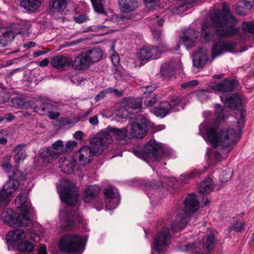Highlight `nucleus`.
<instances>
[{
	"label": "nucleus",
	"instance_id": "f257e3e1",
	"mask_svg": "<svg viewBox=\"0 0 254 254\" xmlns=\"http://www.w3.org/2000/svg\"><path fill=\"white\" fill-rule=\"evenodd\" d=\"M214 108L215 119L212 124L208 126L206 123H204L199 126V132L201 136L212 147L208 149L206 152V160L209 166L204 167L202 171L194 169L187 174L182 175V181H184L183 177L191 179L205 173L209 167L215 166L221 161V153L217 150V147L221 146L222 143V107L220 104H215Z\"/></svg>",
	"mask_w": 254,
	"mask_h": 254
},
{
	"label": "nucleus",
	"instance_id": "f03ea898",
	"mask_svg": "<svg viewBox=\"0 0 254 254\" xmlns=\"http://www.w3.org/2000/svg\"><path fill=\"white\" fill-rule=\"evenodd\" d=\"M61 199L65 203L60 210V217L62 219V225L64 229H68L74 224L77 220L80 223H83L81 215H78L74 220L71 219L70 206L76 204L78 200V191L75 184L69 180H63L57 188Z\"/></svg>",
	"mask_w": 254,
	"mask_h": 254
},
{
	"label": "nucleus",
	"instance_id": "7ed1b4c3",
	"mask_svg": "<svg viewBox=\"0 0 254 254\" xmlns=\"http://www.w3.org/2000/svg\"><path fill=\"white\" fill-rule=\"evenodd\" d=\"M222 13L219 10H213L210 14V19L212 24L205 21L202 25L201 35L205 41H208L210 37V29L212 27L218 28L217 32L213 35V47L212 53V58L222 54Z\"/></svg>",
	"mask_w": 254,
	"mask_h": 254
},
{
	"label": "nucleus",
	"instance_id": "20e7f679",
	"mask_svg": "<svg viewBox=\"0 0 254 254\" xmlns=\"http://www.w3.org/2000/svg\"><path fill=\"white\" fill-rule=\"evenodd\" d=\"M177 214L175 221L171 225L173 230L179 231L189 222V218L195 217L198 209V201L196 195L190 194L185 199L183 206H176Z\"/></svg>",
	"mask_w": 254,
	"mask_h": 254
},
{
	"label": "nucleus",
	"instance_id": "39448f33",
	"mask_svg": "<svg viewBox=\"0 0 254 254\" xmlns=\"http://www.w3.org/2000/svg\"><path fill=\"white\" fill-rule=\"evenodd\" d=\"M128 130L127 127L118 129L109 127L105 130L101 131L97 134L96 139L93 142L95 152H102L112 142V137L119 140L120 142L118 143L120 144H124V139L127 136Z\"/></svg>",
	"mask_w": 254,
	"mask_h": 254
},
{
	"label": "nucleus",
	"instance_id": "423d86ee",
	"mask_svg": "<svg viewBox=\"0 0 254 254\" xmlns=\"http://www.w3.org/2000/svg\"><path fill=\"white\" fill-rule=\"evenodd\" d=\"M87 239L86 236L67 234L63 236L59 242V248L61 252L81 254Z\"/></svg>",
	"mask_w": 254,
	"mask_h": 254
},
{
	"label": "nucleus",
	"instance_id": "0eeeda50",
	"mask_svg": "<svg viewBox=\"0 0 254 254\" xmlns=\"http://www.w3.org/2000/svg\"><path fill=\"white\" fill-rule=\"evenodd\" d=\"M215 242L214 234L210 233L205 236L199 235L197 242L192 245H181L178 248L183 252H191L193 254H208L205 251L213 249Z\"/></svg>",
	"mask_w": 254,
	"mask_h": 254
},
{
	"label": "nucleus",
	"instance_id": "6e6552de",
	"mask_svg": "<svg viewBox=\"0 0 254 254\" xmlns=\"http://www.w3.org/2000/svg\"><path fill=\"white\" fill-rule=\"evenodd\" d=\"M241 135L237 124L227 125L223 121V155L229 154L237 143Z\"/></svg>",
	"mask_w": 254,
	"mask_h": 254
},
{
	"label": "nucleus",
	"instance_id": "1a4fd4ad",
	"mask_svg": "<svg viewBox=\"0 0 254 254\" xmlns=\"http://www.w3.org/2000/svg\"><path fill=\"white\" fill-rule=\"evenodd\" d=\"M163 148L160 143H157L154 139L150 140L144 146L143 152L136 149L133 150L135 155L144 160L149 159L152 161L160 160L163 157Z\"/></svg>",
	"mask_w": 254,
	"mask_h": 254
},
{
	"label": "nucleus",
	"instance_id": "9d476101",
	"mask_svg": "<svg viewBox=\"0 0 254 254\" xmlns=\"http://www.w3.org/2000/svg\"><path fill=\"white\" fill-rule=\"evenodd\" d=\"M185 103L182 97L174 96L171 98L170 103L167 101L161 102L160 105L154 108L152 112L156 117L163 118L173 111L183 109Z\"/></svg>",
	"mask_w": 254,
	"mask_h": 254
},
{
	"label": "nucleus",
	"instance_id": "9b49d317",
	"mask_svg": "<svg viewBox=\"0 0 254 254\" xmlns=\"http://www.w3.org/2000/svg\"><path fill=\"white\" fill-rule=\"evenodd\" d=\"M15 204L21 211L20 215L23 217V220L27 223L28 231L31 234L35 233V230L32 228L33 222L29 219V215L33 212L30 202L27 198V193L26 191L20 193L16 197Z\"/></svg>",
	"mask_w": 254,
	"mask_h": 254
},
{
	"label": "nucleus",
	"instance_id": "f8f14e48",
	"mask_svg": "<svg viewBox=\"0 0 254 254\" xmlns=\"http://www.w3.org/2000/svg\"><path fill=\"white\" fill-rule=\"evenodd\" d=\"M168 46L164 41L158 47L145 46L137 53V58L142 63H147L149 61L157 59L164 52L167 50Z\"/></svg>",
	"mask_w": 254,
	"mask_h": 254
},
{
	"label": "nucleus",
	"instance_id": "ddd939ff",
	"mask_svg": "<svg viewBox=\"0 0 254 254\" xmlns=\"http://www.w3.org/2000/svg\"><path fill=\"white\" fill-rule=\"evenodd\" d=\"M238 21L231 13L227 3L223 2V37L237 35L239 30L236 27Z\"/></svg>",
	"mask_w": 254,
	"mask_h": 254
},
{
	"label": "nucleus",
	"instance_id": "4468645a",
	"mask_svg": "<svg viewBox=\"0 0 254 254\" xmlns=\"http://www.w3.org/2000/svg\"><path fill=\"white\" fill-rule=\"evenodd\" d=\"M141 107V101L134 98H125L121 103L118 110L117 115L122 118L129 117V114H133L136 110L140 109Z\"/></svg>",
	"mask_w": 254,
	"mask_h": 254
},
{
	"label": "nucleus",
	"instance_id": "2eb2a0df",
	"mask_svg": "<svg viewBox=\"0 0 254 254\" xmlns=\"http://www.w3.org/2000/svg\"><path fill=\"white\" fill-rule=\"evenodd\" d=\"M148 123L145 118L139 116L135 121L127 126L130 136L137 138L143 137L147 132Z\"/></svg>",
	"mask_w": 254,
	"mask_h": 254
},
{
	"label": "nucleus",
	"instance_id": "dca6fc26",
	"mask_svg": "<svg viewBox=\"0 0 254 254\" xmlns=\"http://www.w3.org/2000/svg\"><path fill=\"white\" fill-rule=\"evenodd\" d=\"M22 28L19 24L14 23L0 28V46L4 47L14 40L15 35L21 33Z\"/></svg>",
	"mask_w": 254,
	"mask_h": 254
},
{
	"label": "nucleus",
	"instance_id": "f3484780",
	"mask_svg": "<svg viewBox=\"0 0 254 254\" xmlns=\"http://www.w3.org/2000/svg\"><path fill=\"white\" fill-rule=\"evenodd\" d=\"M95 139L96 137L93 139L91 142V148L88 146H83L80 148L77 152H76L72 156L75 158L76 162L78 163L80 165L84 166L89 163L91 161V157L93 155L102 153L95 152V150L93 148V142Z\"/></svg>",
	"mask_w": 254,
	"mask_h": 254
},
{
	"label": "nucleus",
	"instance_id": "a211bd4d",
	"mask_svg": "<svg viewBox=\"0 0 254 254\" xmlns=\"http://www.w3.org/2000/svg\"><path fill=\"white\" fill-rule=\"evenodd\" d=\"M15 213L11 209H8L3 211L1 214V217L3 221L9 224L12 227H25L27 229V223L23 220V217L20 214L18 217L14 216Z\"/></svg>",
	"mask_w": 254,
	"mask_h": 254
},
{
	"label": "nucleus",
	"instance_id": "6ab92c4d",
	"mask_svg": "<svg viewBox=\"0 0 254 254\" xmlns=\"http://www.w3.org/2000/svg\"><path fill=\"white\" fill-rule=\"evenodd\" d=\"M59 165L63 172L73 174L80 169V166L72 156L62 157L59 159Z\"/></svg>",
	"mask_w": 254,
	"mask_h": 254
},
{
	"label": "nucleus",
	"instance_id": "aec40b11",
	"mask_svg": "<svg viewBox=\"0 0 254 254\" xmlns=\"http://www.w3.org/2000/svg\"><path fill=\"white\" fill-rule=\"evenodd\" d=\"M104 193L106 208L108 210L116 208L120 202L118 191L114 188L109 187L104 189Z\"/></svg>",
	"mask_w": 254,
	"mask_h": 254
},
{
	"label": "nucleus",
	"instance_id": "412c9836",
	"mask_svg": "<svg viewBox=\"0 0 254 254\" xmlns=\"http://www.w3.org/2000/svg\"><path fill=\"white\" fill-rule=\"evenodd\" d=\"M19 186V182L17 180L11 178L6 182L3 186V188L0 191V196H4L3 204L8 203L9 201V197L14 193Z\"/></svg>",
	"mask_w": 254,
	"mask_h": 254
},
{
	"label": "nucleus",
	"instance_id": "4be33fe9",
	"mask_svg": "<svg viewBox=\"0 0 254 254\" xmlns=\"http://www.w3.org/2000/svg\"><path fill=\"white\" fill-rule=\"evenodd\" d=\"M198 35V32L196 30L189 29L180 37V41L187 49L190 48L197 43Z\"/></svg>",
	"mask_w": 254,
	"mask_h": 254
},
{
	"label": "nucleus",
	"instance_id": "5701e85b",
	"mask_svg": "<svg viewBox=\"0 0 254 254\" xmlns=\"http://www.w3.org/2000/svg\"><path fill=\"white\" fill-rule=\"evenodd\" d=\"M182 63L180 58H177L175 60H170L161 66V73L164 76L169 75L174 71L181 69Z\"/></svg>",
	"mask_w": 254,
	"mask_h": 254
},
{
	"label": "nucleus",
	"instance_id": "b1692460",
	"mask_svg": "<svg viewBox=\"0 0 254 254\" xmlns=\"http://www.w3.org/2000/svg\"><path fill=\"white\" fill-rule=\"evenodd\" d=\"M149 26L154 36L159 37L161 35L160 28H157L156 26H162L164 22V19L157 15H153L147 19L146 22Z\"/></svg>",
	"mask_w": 254,
	"mask_h": 254
},
{
	"label": "nucleus",
	"instance_id": "393cba45",
	"mask_svg": "<svg viewBox=\"0 0 254 254\" xmlns=\"http://www.w3.org/2000/svg\"><path fill=\"white\" fill-rule=\"evenodd\" d=\"M90 65L91 64L84 51L75 57L72 63L73 67L76 69L79 70L87 69Z\"/></svg>",
	"mask_w": 254,
	"mask_h": 254
},
{
	"label": "nucleus",
	"instance_id": "a878e982",
	"mask_svg": "<svg viewBox=\"0 0 254 254\" xmlns=\"http://www.w3.org/2000/svg\"><path fill=\"white\" fill-rule=\"evenodd\" d=\"M11 102L13 107L23 109L29 108L34 104V101L25 100L23 95H18L11 97Z\"/></svg>",
	"mask_w": 254,
	"mask_h": 254
},
{
	"label": "nucleus",
	"instance_id": "bb28decb",
	"mask_svg": "<svg viewBox=\"0 0 254 254\" xmlns=\"http://www.w3.org/2000/svg\"><path fill=\"white\" fill-rule=\"evenodd\" d=\"M208 59V53L206 49H200L194 53L193 57V64L197 67H202L206 63Z\"/></svg>",
	"mask_w": 254,
	"mask_h": 254
},
{
	"label": "nucleus",
	"instance_id": "cd10ccee",
	"mask_svg": "<svg viewBox=\"0 0 254 254\" xmlns=\"http://www.w3.org/2000/svg\"><path fill=\"white\" fill-rule=\"evenodd\" d=\"M118 4L120 10L124 12H132L138 6L136 0H118Z\"/></svg>",
	"mask_w": 254,
	"mask_h": 254
},
{
	"label": "nucleus",
	"instance_id": "c85d7f7f",
	"mask_svg": "<svg viewBox=\"0 0 254 254\" xmlns=\"http://www.w3.org/2000/svg\"><path fill=\"white\" fill-rule=\"evenodd\" d=\"M84 52L91 65L99 62L103 57V52L98 48H93Z\"/></svg>",
	"mask_w": 254,
	"mask_h": 254
},
{
	"label": "nucleus",
	"instance_id": "c756f323",
	"mask_svg": "<svg viewBox=\"0 0 254 254\" xmlns=\"http://www.w3.org/2000/svg\"><path fill=\"white\" fill-rule=\"evenodd\" d=\"M26 237L25 232L21 229H15L10 231L7 234L6 239L7 243L10 245L17 241L23 239Z\"/></svg>",
	"mask_w": 254,
	"mask_h": 254
},
{
	"label": "nucleus",
	"instance_id": "7c9ffc66",
	"mask_svg": "<svg viewBox=\"0 0 254 254\" xmlns=\"http://www.w3.org/2000/svg\"><path fill=\"white\" fill-rule=\"evenodd\" d=\"M226 107L235 110L242 105V99L238 94H234L226 98L224 102Z\"/></svg>",
	"mask_w": 254,
	"mask_h": 254
},
{
	"label": "nucleus",
	"instance_id": "2f4dec72",
	"mask_svg": "<svg viewBox=\"0 0 254 254\" xmlns=\"http://www.w3.org/2000/svg\"><path fill=\"white\" fill-rule=\"evenodd\" d=\"M253 7V5L249 1L246 0L240 1L237 3L235 11L237 14L245 16L251 10Z\"/></svg>",
	"mask_w": 254,
	"mask_h": 254
},
{
	"label": "nucleus",
	"instance_id": "473e14b6",
	"mask_svg": "<svg viewBox=\"0 0 254 254\" xmlns=\"http://www.w3.org/2000/svg\"><path fill=\"white\" fill-rule=\"evenodd\" d=\"M70 63L71 60L69 59L59 55L52 58L51 64L52 66L59 69L69 65Z\"/></svg>",
	"mask_w": 254,
	"mask_h": 254
},
{
	"label": "nucleus",
	"instance_id": "72a5a7b5",
	"mask_svg": "<svg viewBox=\"0 0 254 254\" xmlns=\"http://www.w3.org/2000/svg\"><path fill=\"white\" fill-rule=\"evenodd\" d=\"M208 86L215 93H221L222 91V74L214 75L212 81L208 84Z\"/></svg>",
	"mask_w": 254,
	"mask_h": 254
},
{
	"label": "nucleus",
	"instance_id": "f704fd0d",
	"mask_svg": "<svg viewBox=\"0 0 254 254\" xmlns=\"http://www.w3.org/2000/svg\"><path fill=\"white\" fill-rule=\"evenodd\" d=\"M239 81L234 78H229L223 80V92H231L240 88Z\"/></svg>",
	"mask_w": 254,
	"mask_h": 254
},
{
	"label": "nucleus",
	"instance_id": "c9c22d12",
	"mask_svg": "<svg viewBox=\"0 0 254 254\" xmlns=\"http://www.w3.org/2000/svg\"><path fill=\"white\" fill-rule=\"evenodd\" d=\"M99 188L95 185H91L87 187L84 190L83 199L85 202H89L93 197L98 193Z\"/></svg>",
	"mask_w": 254,
	"mask_h": 254
},
{
	"label": "nucleus",
	"instance_id": "e433bc0d",
	"mask_svg": "<svg viewBox=\"0 0 254 254\" xmlns=\"http://www.w3.org/2000/svg\"><path fill=\"white\" fill-rule=\"evenodd\" d=\"M67 5L66 0H53L50 3V7L52 12H63Z\"/></svg>",
	"mask_w": 254,
	"mask_h": 254
},
{
	"label": "nucleus",
	"instance_id": "4c0bfd02",
	"mask_svg": "<svg viewBox=\"0 0 254 254\" xmlns=\"http://www.w3.org/2000/svg\"><path fill=\"white\" fill-rule=\"evenodd\" d=\"M13 150L15 153L14 159L16 163H19L21 161L24 160L26 158L27 155L25 152V144H18Z\"/></svg>",
	"mask_w": 254,
	"mask_h": 254
},
{
	"label": "nucleus",
	"instance_id": "58836bf2",
	"mask_svg": "<svg viewBox=\"0 0 254 254\" xmlns=\"http://www.w3.org/2000/svg\"><path fill=\"white\" fill-rule=\"evenodd\" d=\"M41 5L40 0H21L20 5L29 11L37 10Z\"/></svg>",
	"mask_w": 254,
	"mask_h": 254
},
{
	"label": "nucleus",
	"instance_id": "ea45409f",
	"mask_svg": "<svg viewBox=\"0 0 254 254\" xmlns=\"http://www.w3.org/2000/svg\"><path fill=\"white\" fill-rule=\"evenodd\" d=\"M50 148L57 158L65 151L64 145L61 140H58L55 141Z\"/></svg>",
	"mask_w": 254,
	"mask_h": 254
},
{
	"label": "nucleus",
	"instance_id": "a19ab883",
	"mask_svg": "<svg viewBox=\"0 0 254 254\" xmlns=\"http://www.w3.org/2000/svg\"><path fill=\"white\" fill-rule=\"evenodd\" d=\"M40 156L43 162L46 163L52 162L54 159L57 158L55 154H53V152L50 147L42 149Z\"/></svg>",
	"mask_w": 254,
	"mask_h": 254
},
{
	"label": "nucleus",
	"instance_id": "79ce46f5",
	"mask_svg": "<svg viewBox=\"0 0 254 254\" xmlns=\"http://www.w3.org/2000/svg\"><path fill=\"white\" fill-rule=\"evenodd\" d=\"M213 182L211 179L207 178L201 182L199 191L202 194H208L213 190Z\"/></svg>",
	"mask_w": 254,
	"mask_h": 254
},
{
	"label": "nucleus",
	"instance_id": "37998d69",
	"mask_svg": "<svg viewBox=\"0 0 254 254\" xmlns=\"http://www.w3.org/2000/svg\"><path fill=\"white\" fill-rule=\"evenodd\" d=\"M113 93L115 95H120L121 92L116 89L114 88L109 87L104 89L100 91L95 97V100L96 102L100 101L102 100L107 94Z\"/></svg>",
	"mask_w": 254,
	"mask_h": 254
},
{
	"label": "nucleus",
	"instance_id": "c03bdc74",
	"mask_svg": "<svg viewBox=\"0 0 254 254\" xmlns=\"http://www.w3.org/2000/svg\"><path fill=\"white\" fill-rule=\"evenodd\" d=\"M40 104V105H37L35 107L34 111L40 115L46 114L50 110H52L53 107L52 104L47 103H43Z\"/></svg>",
	"mask_w": 254,
	"mask_h": 254
},
{
	"label": "nucleus",
	"instance_id": "a18cd8bd",
	"mask_svg": "<svg viewBox=\"0 0 254 254\" xmlns=\"http://www.w3.org/2000/svg\"><path fill=\"white\" fill-rule=\"evenodd\" d=\"M245 223L240 222L238 220L234 221L229 227L228 231H234L236 232H242L245 228Z\"/></svg>",
	"mask_w": 254,
	"mask_h": 254
},
{
	"label": "nucleus",
	"instance_id": "49530a36",
	"mask_svg": "<svg viewBox=\"0 0 254 254\" xmlns=\"http://www.w3.org/2000/svg\"><path fill=\"white\" fill-rule=\"evenodd\" d=\"M18 250L23 252L31 251L34 248V245L32 243L24 241L19 243L17 246Z\"/></svg>",
	"mask_w": 254,
	"mask_h": 254
},
{
	"label": "nucleus",
	"instance_id": "de8ad7c7",
	"mask_svg": "<svg viewBox=\"0 0 254 254\" xmlns=\"http://www.w3.org/2000/svg\"><path fill=\"white\" fill-rule=\"evenodd\" d=\"M11 156L10 155L6 156L2 161L1 166L3 170L8 174L11 172L12 166L10 164Z\"/></svg>",
	"mask_w": 254,
	"mask_h": 254
},
{
	"label": "nucleus",
	"instance_id": "09e8293b",
	"mask_svg": "<svg viewBox=\"0 0 254 254\" xmlns=\"http://www.w3.org/2000/svg\"><path fill=\"white\" fill-rule=\"evenodd\" d=\"M242 28L246 32L254 34V21L243 22L242 24Z\"/></svg>",
	"mask_w": 254,
	"mask_h": 254
},
{
	"label": "nucleus",
	"instance_id": "8fccbe9b",
	"mask_svg": "<svg viewBox=\"0 0 254 254\" xmlns=\"http://www.w3.org/2000/svg\"><path fill=\"white\" fill-rule=\"evenodd\" d=\"M95 10L99 13H104L103 7L104 0H91Z\"/></svg>",
	"mask_w": 254,
	"mask_h": 254
},
{
	"label": "nucleus",
	"instance_id": "3c124183",
	"mask_svg": "<svg viewBox=\"0 0 254 254\" xmlns=\"http://www.w3.org/2000/svg\"><path fill=\"white\" fill-rule=\"evenodd\" d=\"M146 7L149 10L155 9L159 7L160 0H144Z\"/></svg>",
	"mask_w": 254,
	"mask_h": 254
},
{
	"label": "nucleus",
	"instance_id": "603ef678",
	"mask_svg": "<svg viewBox=\"0 0 254 254\" xmlns=\"http://www.w3.org/2000/svg\"><path fill=\"white\" fill-rule=\"evenodd\" d=\"M236 47V43L233 41H223V52H232Z\"/></svg>",
	"mask_w": 254,
	"mask_h": 254
},
{
	"label": "nucleus",
	"instance_id": "864d4df0",
	"mask_svg": "<svg viewBox=\"0 0 254 254\" xmlns=\"http://www.w3.org/2000/svg\"><path fill=\"white\" fill-rule=\"evenodd\" d=\"M223 172H225V174H223V182L230 181L233 174V169L230 167H227L223 170Z\"/></svg>",
	"mask_w": 254,
	"mask_h": 254
},
{
	"label": "nucleus",
	"instance_id": "5fc2aeb1",
	"mask_svg": "<svg viewBox=\"0 0 254 254\" xmlns=\"http://www.w3.org/2000/svg\"><path fill=\"white\" fill-rule=\"evenodd\" d=\"M156 101V99L155 96L153 95H151L148 97H145V99L144 100V104L147 107H152L154 103Z\"/></svg>",
	"mask_w": 254,
	"mask_h": 254
},
{
	"label": "nucleus",
	"instance_id": "6e6d98bb",
	"mask_svg": "<svg viewBox=\"0 0 254 254\" xmlns=\"http://www.w3.org/2000/svg\"><path fill=\"white\" fill-rule=\"evenodd\" d=\"M208 92L207 90H202L196 93V96L198 99L200 101H204L208 99L207 93Z\"/></svg>",
	"mask_w": 254,
	"mask_h": 254
},
{
	"label": "nucleus",
	"instance_id": "4d7b16f0",
	"mask_svg": "<svg viewBox=\"0 0 254 254\" xmlns=\"http://www.w3.org/2000/svg\"><path fill=\"white\" fill-rule=\"evenodd\" d=\"M111 60L114 65H118L120 63V57L118 54L115 51H112V54L111 56Z\"/></svg>",
	"mask_w": 254,
	"mask_h": 254
},
{
	"label": "nucleus",
	"instance_id": "13d9d810",
	"mask_svg": "<svg viewBox=\"0 0 254 254\" xmlns=\"http://www.w3.org/2000/svg\"><path fill=\"white\" fill-rule=\"evenodd\" d=\"M198 83L197 80H193L182 84L181 86L183 88H192L196 86Z\"/></svg>",
	"mask_w": 254,
	"mask_h": 254
},
{
	"label": "nucleus",
	"instance_id": "bf43d9fd",
	"mask_svg": "<svg viewBox=\"0 0 254 254\" xmlns=\"http://www.w3.org/2000/svg\"><path fill=\"white\" fill-rule=\"evenodd\" d=\"M155 87L153 85L143 86L141 87V91L144 93V95L149 94L154 91Z\"/></svg>",
	"mask_w": 254,
	"mask_h": 254
},
{
	"label": "nucleus",
	"instance_id": "052dcab7",
	"mask_svg": "<svg viewBox=\"0 0 254 254\" xmlns=\"http://www.w3.org/2000/svg\"><path fill=\"white\" fill-rule=\"evenodd\" d=\"M94 207L98 211L102 210L104 207V204L101 199L98 198L94 203Z\"/></svg>",
	"mask_w": 254,
	"mask_h": 254
},
{
	"label": "nucleus",
	"instance_id": "680f3d73",
	"mask_svg": "<svg viewBox=\"0 0 254 254\" xmlns=\"http://www.w3.org/2000/svg\"><path fill=\"white\" fill-rule=\"evenodd\" d=\"M88 17L86 15H80L74 17V20L76 23H81L86 21Z\"/></svg>",
	"mask_w": 254,
	"mask_h": 254
},
{
	"label": "nucleus",
	"instance_id": "e2e57ef3",
	"mask_svg": "<svg viewBox=\"0 0 254 254\" xmlns=\"http://www.w3.org/2000/svg\"><path fill=\"white\" fill-rule=\"evenodd\" d=\"M76 145V143L75 141L73 140H69L67 141L65 144V151L67 150H71L74 148V147Z\"/></svg>",
	"mask_w": 254,
	"mask_h": 254
},
{
	"label": "nucleus",
	"instance_id": "0e129e2a",
	"mask_svg": "<svg viewBox=\"0 0 254 254\" xmlns=\"http://www.w3.org/2000/svg\"><path fill=\"white\" fill-rule=\"evenodd\" d=\"M89 122L92 126H97L99 123L98 118L97 115H95L89 119Z\"/></svg>",
	"mask_w": 254,
	"mask_h": 254
},
{
	"label": "nucleus",
	"instance_id": "69168bd1",
	"mask_svg": "<svg viewBox=\"0 0 254 254\" xmlns=\"http://www.w3.org/2000/svg\"><path fill=\"white\" fill-rule=\"evenodd\" d=\"M48 113H49V117L51 119H56L60 116V114L58 112H53L50 110Z\"/></svg>",
	"mask_w": 254,
	"mask_h": 254
},
{
	"label": "nucleus",
	"instance_id": "338daca9",
	"mask_svg": "<svg viewBox=\"0 0 254 254\" xmlns=\"http://www.w3.org/2000/svg\"><path fill=\"white\" fill-rule=\"evenodd\" d=\"M245 111H243L241 112L240 115V118L238 121V124H244L245 122Z\"/></svg>",
	"mask_w": 254,
	"mask_h": 254
},
{
	"label": "nucleus",
	"instance_id": "774afa93",
	"mask_svg": "<svg viewBox=\"0 0 254 254\" xmlns=\"http://www.w3.org/2000/svg\"><path fill=\"white\" fill-rule=\"evenodd\" d=\"M83 134L81 131H77L73 134V137L76 139H80L82 138Z\"/></svg>",
	"mask_w": 254,
	"mask_h": 254
}]
</instances>
